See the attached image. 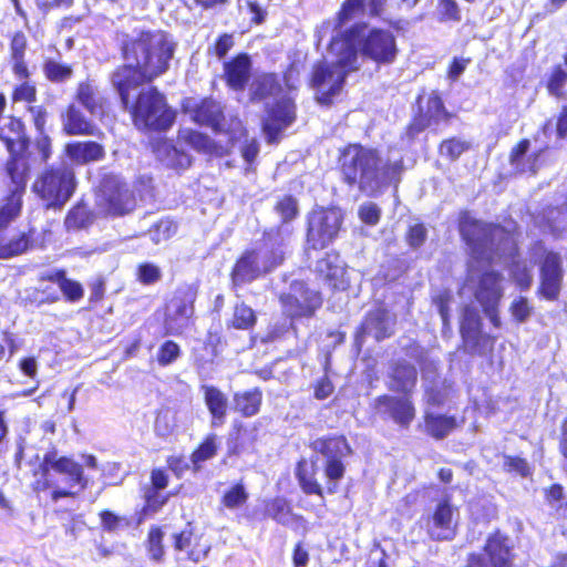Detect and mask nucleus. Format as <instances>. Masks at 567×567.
Listing matches in <instances>:
<instances>
[{
	"label": "nucleus",
	"instance_id": "obj_1",
	"mask_svg": "<svg viewBox=\"0 0 567 567\" xmlns=\"http://www.w3.org/2000/svg\"><path fill=\"white\" fill-rule=\"evenodd\" d=\"M117 50L123 63L110 73V84L133 126L142 133L169 131L177 111L152 84L168 72L176 43L165 30L140 28L122 32Z\"/></svg>",
	"mask_w": 567,
	"mask_h": 567
},
{
	"label": "nucleus",
	"instance_id": "obj_2",
	"mask_svg": "<svg viewBox=\"0 0 567 567\" xmlns=\"http://www.w3.org/2000/svg\"><path fill=\"white\" fill-rule=\"evenodd\" d=\"M284 248L279 226L264 229L257 245L244 249L233 264L229 271L231 289L237 290L280 267L286 259Z\"/></svg>",
	"mask_w": 567,
	"mask_h": 567
},
{
	"label": "nucleus",
	"instance_id": "obj_3",
	"mask_svg": "<svg viewBox=\"0 0 567 567\" xmlns=\"http://www.w3.org/2000/svg\"><path fill=\"white\" fill-rule=\"evenodd\" d=\"M329 51L336 56L334 63L316 61L311 68L308 85L316 91V101L330 105L344 84L354 60V27L334 35L329 43Z\"/></svg>",
	"mask_w": 567,
	"mask_h": 567
},
{
	"label": "nucleus",
	"instance_id": "obj_4",
	"mask_svg": "<svg viewBox=\"0 0 567 567\" xmlns=\"http://www.w3.org/2000/svg\"><path fill=\"white\" fill-rule=\"evenodd\" d=\"M0 142L8 152L3 171L32 172L33 165L49 162V141L44 136L31 138L21 116L9 114L0 122Z\"/></svg>",
	"mask_w": 567,
	"mask_h": 567
},
{
	"label": "nucleus",
	"instance_id": "obj_5",
	"mask_svg": "<svg viewBox=\"0 0 567 567\" xmlns=\"http://www.w3.org/2000/svg\"><path fill=\"white\" fill-rule=\"evenodd\" d=\"M53 473L64 475L69 487L78 486L83 491L87 486L82 464L71 456L59 455L58 450L52 447L44 453L38 468L33 471L34 481L31 483V489L39 494L52 488L51 499L54 502L75 496L69 488L56 486Z\"/></svg>",
	"mask_w": 567,
	"mask_h": 567
},
{
	"label": "nucleus",
	"instance_id": "obj_6",
	"mask_svg": "<svg viewBox=\"0 0 567 567\" xmlns=\"http://www.w3.org/2000/svg\"><path fill=\"white\" fill-rule=\"evenodd\" d=\"M78 177L71 164L47 165L34 177L31 190L47 210H62L78 189Z\"/></svg>",
	"mask_w": 567,
	"mask_h": 567
},
{
	"label": "nucleus",
	"instance_id": "obj_7",
	"mask_svg": "<svg viewBox=\"0 0 567 567\" xmlns=\"http://www.w3.org/2000/svg\"><path fill=\"white\" fill-rule=\"evenodd\" d=\"M457 230L461 240L472 255H482L494 244L495 238H499L502 241L511 243L509 255L512 258L519 256V246L511 230L498 223L475 218L467 209L458 213Z\"/></svg>",
	"mask_w": 567,
	"mask_h": 567
},
{
	"label": "nucleus",
	"instance_id": "obj_8",
	"mask_svg": "<svg viewBox=\"0 0 567 567\" xmlns=\"http://www.w3.org/2000/svg\"><path fill=\"white\" fill-rule=\"evenodd\" d=\"M456 113L447 110L442 93L439 90L422 91L414 101V112L404 131L410 140L439 124H450L456 118Z\"/></svg>",
	"mask_w": 567,
	"mask_h": 567
},
{
	"label": "nucleus",
	"instance_id": "obj_9",
	"mask_svg": "<svg viewBox=\"0 0 567 567\" xmlns=\"http://www.w3.org/2000/svg\"><path fill=\"white\" fill-rule=\"evenodd\" d=\"M198 288L194 284L177 286L164 303V336H182L194 323Z\"/></svg>",
	"mask_w": 567,
	"mask_h": 567
},
{
	"label": "nucleus",
	"instance_id": "obj_10",
	"mask_svg": "<svg viewBox=\"0 0 567 567\" xmlns=\"http://www.w3.org/2000/svg\"><path fill=\"white\" fill-rule=\"evenodd\" d=\"M97 198L100 209L107 217H124L137 208V197L134 189L120 175L114 173H106L101 176Z\"/></svg>",
	"mask_w": 567,
	"mask_h": 567
},
{
	"label": "nucleus",
	"instance_id": "obj_11",
	"mask_svg": "<svg viewBox=\"0 0 567 567\" xmlns=\"http://www.w3.org/2000/svg\"><path fill=\"white\" fill-rule=\"evenodd\" d=\"M357 167L360 169V188L399 183L404 169L403 159L382 161L377 150L357 143Z\"/></svg>",
	"mask_w": 567,
	"mask_h": 567
},
{
	"label": "nucleus",
	"instance_id": "obj_12",
	"mask_svg": "<svg viewBox=\"0 0 567 567\" xmlns=\"http://www.w3.org/2000/svg\"><path fill=\"white\" fill-rule=\"evenodd\" d=\"M343 213L333 206H316L307 214L306 243L309 249L327 248L339 235Z\"/></svg>",
	"mask_w": 567,
	"mask_h": 567
},
{
	"label": "nucleus",
	"instance_id": "obj_13",
	"mask_svg": "<svg viewBox=\"0 0 567 567\" xmlns=\"http://www.w3.org/2000/svg\"><path fill=\"white\" fill-rule=\"evenodd\" d=\"M533 248L542 251V258L538 264L539 284L536 295L547 301H557L560 297L565 278L563 256L558 251L547 249L540 239L533 243Z\"/></svg>",
	"mask_w": 567,
	"mask_h": 567
},
{
	"label": "nucleus",
	"instance_id": "obj_14",
	"mask_svg": "<svg viewBox=\"0 0 567 567\" xmlns=\"http://www.w3.org/2000/svg\"><path fill=\"white\" fill-rule=\"evenodd\" d=\"M284 315L290 320L311 318L322 306V297L319 291L310 289L301 280L291 282L289 291L279 296Z\"/></svg>",
	"mask_w": 567,
	"mask_h": 567
},
{
	"label": "nucleus",
	"instance_id": "obj_15",
	"mask_svg": "<svg viewBox=\"0 0 567 567\" xmlns=\"http://www.w3.org/2000/svg\"><path fill=\"white\" fill-rule=\"evenodd\" d=\"M357 51L378 65L392 64L398 56L394 34L382 28H372L367 34L359 37L357 24Z\"/></svg>",
	"mask_w": 567,
	"mask_h": 567
},
{
	"label": "nucleus",
	"instance_id": "obj_16",
	"mask_svg": "<svg viewBox=\"0 0 567 567\" xmlns=\"http://www.w3.org/2000/svg\"><path fill=\"white\" fill-rule=\"evenodd\" d=\"M458 329L468 353L477 355L493 353L496 337L482 332V319L474 307L465 306L463 308Z\"/></svg>",
	"mask_w": 567,
	"mask_h": 567
},
{
	"label": "nucleus",
	"instance_id": "obj_17",
	"mask_svg": "<svg viewBox=\"0 0 567 567\" xmlns=\"http://www.w3.org/2000/svg\"><path fill=\"white\" fill-rule=\"evenodd\" d=\"M9 179L6 195L0 200V227H8L22 213L23 196L31 172L3 171Z\"/></svg>",
	"mask_w": 567,
	"mask_h": 567
},
{
	"label": "nucleus",
	"instance_id": "obj_18",
	"mask_svg": "<svg viewBox=\"0 0 567 567\" xmlns=\"http://www.w3.org/2000/svg\"><path fill=\"white\" fill-rule=\"evenodd\" d=\"M480 553L485 556L491 567H517L515 543L508 534L499 528L487 535Z\"/></svg>",
	"mask_w": 567,
	"mask_h": 567
},
{
	"label": "nucleus",
	"instance_id": "obj_19",
	"mask_svg": "<svg viewBox=\"0 0 567 567\" xmlns=\"http://www.w3.org/2000/svg\"><path fill=\"white\" fill-rule=\"evenodd\" d=\"M296 104L290 97H281L266 110L262 132L268 143H276L284 130L296 121Z\"/></svg>",
	"mask_w": 567,
	"mask_h": 567
},
{
	"label": "nucleus",
	"instance_id": "obj_20",
	"mask_svg": "<svg viewBox=\"0 0 567 567\" xmlns=\"http://www.w3.org/2000/svg\"><path fill=\"white\" fill-rule=\"evenodd\" d=\"M182 107L195 124L210 127L215 133L223 132L226 118L224 107L213 96L202 97L192 105L183 104Z\"/></svg>",
	"mask_w": 567,
	"mask_h": 567
},
{
	"label": "nucleus",
	"instance_id": "obj_21",
	"mask_svg": "<svg viewBox=\"0 0 567 567\" xmlns=\"http://www.w3.org/2000/svg\"><path fill=\"white\" fill-rule=\"evenodd\" d=\"M529 147L530 141L525 137L520 138L509 151L508 163L517 175L528 174L535 176L543 165L542 156L546 147L528 154Z\"/></svg>",
	"mask_w": 567,
	"mask_h": 567
},
{
	"label": "nucleus",
	"instance_id": "obj_22",
	"mask_svg": "<svg viewBox=\"0 0 567 567\" xmlns=\"http://www.w3.org/2000/svg\"><path fill=\"white\" fill-rule=\"evenodd\" d=\"M454 508L449 497L441 499L429 518L430 537L436 542L452 540L456 535V524L453 522Z\"/></svg>",
	"mask_w": 567,
	"mask_h": 567
},
{
	"label": "nucleus",
	"instance_id": "obj_23",
	"mask_svg": "<svg viewBox=\"0 0 567 567\" xmlns=\"http://www.w3.org/2000/svg\"><path fill=\"white\" fill-rule=\"evenodd\" d=\"M62 131L66 136H97L99 126L75 103H69L60 114Z\"/></svg>",
	"mask_w": 567,
	"mask_h": 567
},
{
	"label": "nucleus",
	"instance_id": "obj_24",
	"mask_svg": "<svg viewBox=\"0 0 567 567\" xmlns=\"http://www.w3.org/2000/svg\"><path fill=\"white\" fill-rule=\"evenodd\" d=\"M251 69L250 55L239 52L223 63V79L230 90L244 91L249 82Z\"/></svg>",
	"mask_w": 567,
	"mask_h": 567
},
{
	"label": "nucleus",
	"instance_id": "obj_25",
	"mask_svg": "<svg viewBox=\"0 0 567 567\" xmlns=\"http://www.w3.org/2000/svg\"><path fill=\"white\" fill-rule=\"evenodd\" d=\"M394 318L385 308L370 310L357 329L359 337L370 336L375 340H384L393 334Z\"/></svg>",
	"mask_w": 567,
	"mask_h": 567
},
{
	"label": "nucleus",
	"instance_id": "obj_26",
	"mask_svg": "<svg viewBox=\"0 0 567 567\" xmlns=\"http://www.w3.org/2000/svg\"><path fill=\"white\" fill-rule=\"evenodd\" d=\"M177 141L189 146L197 153L209 156L224 157L230 153L226 146L214 141L207 133L194 128L178 130Z\"/></svg>",
	"mask_w": 567,
	"mask_h": 567
},
{
	"label": "nucleus",
	"instance_id": "obj_27",
	"mask_svg": "<svg viewBox=\"0 0 567 567\" xmlns=\"http://www.w3.org/2000/svg\"><path fill=\"white\" fill-rule=\"evenodd\" d=\"M318 279L331 289L346 288V270L337 254L328 252L316 264Z\"/></svg>",
	"mask_w": 567,
	"mask_h": 567
},
{
	"label": "nucleus",
	"instance_id": "obj_28",
	"mask_svg": "<svg viewBox=\"0 0 567 567\" xmlns=\"http://www.w3.org/2000/svg\"><path fill=\"white\" fill-rule=\"evenodd\" d=\"M7 228L0 227V260L19 257L33 248L34 229L19 231L17 235L8 237Z\"/></svg>",
	"mask_w": 567,
	"mask_h": 567
},
{
	"label": "nucleus",
	"instance_id": "obj_29",
	"mask_svg": "<svg viewBox=\"0 0 567 567\" xmlns=\"http://www.w3.org/2000/svg\"><path fill=\"white\" fill-rule=\"evenodd\" d=\"M204 403L210 415V426L221 427L226 423L229 411L227 395L217 386L204 384L200 386Z\"/></svg>",
	"mask_w": 567,
	"mask_h": 567
},
{
	"label": "nucleus",
	"instance_id": "obj_30",
	"mask_svg": "<svg viewBox=\"0 0 567 567\" xmlns=\"http://www.w3.org/2000/svg\"><path fill=\"white\" fill-rule=\"evenodd\" d=\"M417 383V371L415 367L406 361H396L391 365L389 372L388 389L392 392L409 395Z\"/></svg>",
	"mask_w": 567,
	"mask_h": 567
},
{
	"label": "nucleus",
	"instance_id": "obj_31",
	"mask_svg": "<svg viewBox=\"0 0 567 567\" xmlns=\"http://www.w3.org/2000/svg\"><path fill=\"white\" fill-rule=\"evenodd\" d=\"M64 153L69 159L78 165L100 162L105 158L104 146L95 141H75L66 143Z\"/></svg>",
	"mask_w": 567,
	"mask_h": 567
},
{
	"label": "nucleus",
	"instance_id": "obj_32",
	"mask_svg": "<svg viewBox=\"0 0 567 567\" xmlns=\"http://www.w3.org/2000/svg\"><path fill=\"white\" fill-rule=\"evenodd\" d=\"M40 282H52L58 285L63 298L69 303L79 302L84 296V289L81 282L68 277V272L63 268L43 272L39 276Z\"/></svg>",
	"mask_w": 567,
	"mask_h": 567
},
{
	"label": "nucleus",
	"instance_id": "obj_33",
	"mask_svg": "<svg viewBox=\"0 0 567 567\" xmlns=\"http://www.w3.org/2000/svg\"><path fill=\"white\" fill-rule=\"evenodd\" d=\"M96 218L89 203L80 198L66 212L63 227L66 233H80L92 227Z\"/></svg>",
	"mask_w": 567,
	"mask_h": 567
},
{
	"label": "nucleus",
	"instance_id": "obj_34",
	"mask_svg": "<svg viewBox=\"0 0 567 567\" xmlns=\"http://www.w3.org/2000/svg\"><path fill=\"white\" fill-rule=\"evenodd\" d=\"M460 426V422L454 415L443 413L424 412L422 431L435 441L446 439Z\"/></svg>",
	"mask_w": 567,
	"mask_h": 567
},
{
	"label": "nucleus",
	"instance_id": "obj_35",
	"mask_svg": "<svg viewBox=\"0 0 567 567\" xmlns=\"http://www.w3.org/2000/svg\"><path fill=\"white\" fill-rule=\"evenodd\" d=\"M502 279V274L494 269L484 270L480 275L474 292L480 305L502 300L504 295L503 287L501 285Z\"/></svg>",
	"mask_w": 567,
	"mask_h": 567
},
{
	"label": "nucleus",
	"instance_id": "obj_36",
	"mask_svg": "<svg viewBox=\"0 0 567 567\" xmlns=\"http://www.w3.org/2000/svg\"><path fill=\"white\" fill-rule=\"evenodd\" d=\"M28 49V38L22 30H18L10 35L9 50L12 62L11 70L18 80L30 79V71L25 61Z\"/></svg>",
	"mask_w": 567,
	"mask_h": 567
},
{
	"label": "nucleus",
	"instance_id": "obj_37",
	"mask_svg": "<svg viewBox=\"0 0 567 567\" xmlns=\"http://www.w3.org/2000/svg\"><path fill=\"white\" fill-rule=\"evenodd\" d=\"M284 93V86L279 74L275 72L260 73L251 83L249 100L251 102H261L270 97L279 96Z\"/></svg>",
	"mask_w": 567,
	"mask_h": 567
},
{
	"label": "nucleus",
	"instance_id": "obj_38",
	"mask_svg": "<svg viewBox=\"0 0 567 567\" xmlns=\"http://www.w3.org/2000/svg\"><path fill=\"white\" fill-rule=\"evenodd\" d=\"M262 401L264 393L259 386L238 391L233 394L234 411L245 419L259 414Z\"/></svg>",
	"mask_w": 567,
	"mask_h": 567
},
{
	"label": "nucleus",
	"instance_id": "obj_39",
	"mask_svg": "<svg viewBox=\"0 0 567 567\" xmlns=\"http://www.w3.org/2000/svg\"><path fill=\"white\" fill-rule=\"evenodd\" d=\"M378 402L390 409L391 417L402 427H408L415 417V408L413 402L403 396L380 395Z\"/></svg>",
	"mask_w": 567,
	"mask_h": 567
},
{
	"label": "nucleus",
	"instance_id": "obj_40",
	"mask_svg": "<svg viewBox=\"0 0 567 567\" xmlns=\"http://www.w3.org/2000/svg\"><path fill=\"white\" fill-rule=\"evenodd\" d=\"M317 461H308L300 458L296 463L295 476L299 483L301 491L307 495H317L322 497L323 489L317 480Z\"/></svg>",
	"mask_w": 567,
	"mask_h": 567
},
{
	"label": "nucleus",
	"instance_id": "obj_41",
	"mask_svg": "<svg viewBox=\"0 0 567 567\" xmlns=\"http://www.w3.org/2000/svg\"><path fill=\"white\" fill-rule=\"evenodd\" d=\"M221 344V332L218 329H208L202 348H194L192 351L195 364L199 368H204L213 363L214 359L218 355Z\"/></svg>",
	"mask_w": 567,
	"mask_h": 567
},
{
	"label": "nucleus",
	"instance_id": "obj_42",
	"mask_svg": "<svg viewBox=\"0 0 567 567\" xmlns=\"http://www.w3.org/2000/svg\"><path fill=\"white\" fill-rule=\"evenodd\" d=\"M218 450L219 445L217 435L215 433L206 434L189 455L192 472H200L204 463L214 458L218 454Z\"/></svg>",
	"mask_w": 567,
	"mask_h": 567
},
{
	"label": "nucleus",
	"instance_id": "obj_43",
	"mask_svg": "<svg viewBox=\"0 0 567 567\" xmlns=\"http://www.w3.org/2000/svg\"><path fill=\"white\" fill-rule=\"evenodd\" d=\"M274 212L279 217V227L281 228V240L284 241V234H290L285 226H288L300 216V208L298 199L291 194L280 196L274 204Z\"/></svg>",
	"mask_w": 567,
	"mask_h": 567
},
{
	"label": "nucleus",
	"instance_id": "obj_44",
	"mask_svg": "<svg viewBox=\"0 0 567 567\" xmlns=\"http://www.w3.org/2000/svg\"><path fill=\"white\" fill-rule=\"evenodd\" d=\"M310 449L322 455L327 461L344 457L348 451V444L342 436H323L313 440Z\"/></svg>",
	"mask_w": 567,
	"mask_h": 567
},
{
	"label": "nucleus",
	"instance_id": "obj_45",
	"mask_svg": "<svg viewBox=\"0 0 567 567\" xmlns=\"http://www.w3.org/2000/svg\"><path fill=\"white\" fill-rule=\"evenodd\" d=\"M265 517L271 518L279 524H287L290 518L302 519L300 515H295L290 502L284 496H276L265 501Z\"/></svg>",
	"mask_w": 567,
	"mask_h": 567
},
{
	"label": "nucleus",
	"instance_id": "obj_46",
	"mask_svg": "<svg viewBox=\"0 0 567 567\" xmlns=\"http://www.w3.org/2000/svg\"><path fill=\"white\" fill-rule=\"evenodd\" d=\"M257 323L255 310L245 302L236 303L233 307L231 317L226 321L228 330L251 331Z\"/></svg>",
	"mask_w": 567,
	"mask_h": 567
},
{
	"label": "nucleus",
	"instance_id": "obj_47",
	"mask_svg": "<svg viewBox=\"0 0 567 567\" xmlns=\"http://www.w3.org/2000/svg\"><path fill=\"white\" fill-rule=\"evenodd\" d=\"M165 533L159 525H152L144 540L145 550L151 561L161 564L165 558Z\"/></svg>",
	"mask_w": 567,
	"mask_h": 567
},
{
	"label": "nucleus",
	"instance_id": "obj_48",
	"mask_svg": "<svg viewBox=\"0 0 567 567\" xmlns=\"http://www.w3.org/2000/svg\"><path fill=\"white\" fill-rule=\"evenodd\" d=\"M75 100L90 114H95L103 110L102 100L99 97L95 86L89 80L82 81L78 84Z\"/></svg>",
	"mask_w": 567,
	"mask_h": 567
},
{
	"label": "nucleus",
	"instance_id": "obj_49",
	"mask_svg": "<svg viewBox=\"0 0 567 567\" xmlns=\"http://www.w3.org/2000/svg\"><path fill=\"white\" fill-rule=\"evenodd\" d=\"M249 493L243 480L233 483L220 496V505L229 511L238 509L248 503Z\"/></svg>",
	"mask_w": 567,
	"mask_h": 567
},
{
	"label": "nucleus",
	"instance_id": "obj_50",
	"mask_svg": "<svg viewBox=\"0 0 567 567\" xmlns=\"http://www.w3.org/2000/svg\"><path fill=\"white\" fill-rule=\"evenodd\" d=\"M567 84V71L561 64H555L545 83L547 93L557 100L567 99L565 86Z\"/></svg>",
	"mask_w": 567,
	"mask_h": 567
},
{
	"label": "nucleus",
	"instance_id": "obj_51",
	"mask_svg": "<svg viewBox=\"0 0 567 567\" xmlns=\"http://www.w3.org/2000/svg\"><path fill=\"white\" fill-rule=\"evenodd\" d=\"M28 113L31 115L33 127L37 132L35 136H44L49 141V161L53 156V141L47 133L49 112L44 105H28Z\"/></svg>",
	"mask_w": 567,
	"mask_h": 567
},
{
	"label": "nucleus",
	"instance_id": "obj_52",
	"mask_svg": "<svg viewBox=\"0 0 567 567\" xmlns=\"http://www.w3.org/2000/svg\"><path fill=\"white\" fill-rule=\"evenodd\" d=\"M472 147L468 141L458 138L456 136H451L444 138L440 142L437 146L439 154L444 158L455 162L457 161L464 153L470 151Z\"/></svg>",
	"mask_w": 567,
	"mask_h": 567
},
{
	"label": "nucleus",
	"instance_id": "obj_53",
	"mask_svg": "<svg viewBox=\"0 0 567 567\" xmlns=\"http://www.w3.org/2000/svg\"><path fill=\"white\" fill-rule=\"evenodd\" d=\"M163 146L168 165L174 169H187L193 163L192 156L177 148L171 141L163 138L158 142Z\"/></svg>",
	"mask_w": 567,
	"mask_h": 567
},
{
	"label": "nucleus",
	"instance_id": "obj_54",
	"mask_svg": "<svg viewBox=\"0 0 567 567\" xmlns=\"http://www.w3.org/2000/svg\"><path fill=\"white\" fill-rule=\"evenodd\" d=\"M44 78L51 83H62L73 75V69L70 64L60 63L53 59H45L42 64Z\"/></svg>",
	"mask_w": 567,
	"mask_h": 567
},
{
	"label": "nucleus",
	"instance_id": "obj_55",
	"mask_svg": "<svg viewBox=\"0 0 567 567\" xmlns=\"http://www.w3.org/2000/svg\"><path fill=\"white\" fill-rule=\"evenodd\" d=\"M135 279L142 286H155L163 279L162 268L153 261H142L135 267Z\"/></svg>",
	"mask_w": 567,
	"mask_h": 567
},
{
	"label": "nucleus",
	"instance_id": "obj_56",
	"mask_svg": "<svg viewBox=\"0 0 567 567\" xmlns=\"http://www.w3.org/2000/svg\"><path fill=\"white\" fill-rule=\"evenodd\" d=\"M181 357V346L176 341L167 339L162 342L157 349L156 362L159 367H168L175 363Z\"/></svg>",
	"mask_w": 567,
	"mask_h": 567
},
{
	"label": "nucleus",
	"instance_id": "obj_57",
	"mask_svg": "<svg viewBox=\"0 0 567 567\" xmlns=\"http://www.w3.org/2000/svg\"><path fill=\"white\" fill-rule=\"evenodd\" d=\"M172 494H161L159 491L148 488L144 495V504L141 509L143 516L158 513L168 502Z\"/></svg>",
	"mask_w": 567,
	"mask_h": 567
},
{
	"label": "nucleus",
	"instance_id": "obj_58",
	"mask_svg": "<svg viewBox=\"0 0 567 567\" xmlns=\"http://www.w3.org/2000/svg\"><path fill=\"white\" fill-rule=\"evenodd\" d=\"M99 518L102 530L109 534L116 533L130 525V520L125 516L106 508L99 512Z\"/></svg>",
	"mask_w": 567,
	"mask_h": 567
},
{
	"label": "nucleus",
	"instance_id": "obj_59",
	"mask_svg": "<svg viewBox=\"0 0 567 567\" xmlns=\"http://www.w3.org/2000/svg\"><path fill=\"white\" fill-rule=\"evenodd\" d=\"M235 47L234 33L223 32L207 48V54L217 60H224L228 52Z\"/></svg>",
	"mask_w": 567,
	"mask_h": 567
},
{
	"label": "nucleus",
	"instance_id": "obj_60",
	"mask_svg": "<svg viewBox=\"0 0 567 567\" xmlns=\"http://www.w3.org/2000/svg\"><path fill=\"white\" fill-rule=\"evenodd\" d=\"M338 168L348 184L354 183V147L349 144L344 146L338 157Z\"/></svg>",
	"mask_w": 567,
	"mask_h": 567
},
{
	"label": "nucleus",
	"instance_id": "obj_61",
	"mask_svg": "<svg viewBox=\"0 0 567 567\" xmlns=\"http://www.w3.org/2000/svg\"><path fill=\"white\" fill-rule=\"evenodd\" d=\"M509 275L513 282L520 291H526L532 287V271L523 261H513L511 265Z\"/></svg>",
	"mask_w": 567,
	"mask_h": 567
},
{
	"label": "nucleus",
	"instance_id": "obj_62",
	"mask_svg": "<svg viewBox=\"0 0 567 567\" xmlns=\"http://www.w3.org/2000/svg\"><path fill=\"white\" fill-rule=\"evenodd\" d=\"M177 224L168 218L159 219L150 228L152 241L159 244L171 239L177 233Z\"/></svg>",
	"mask_w": 567,
	"mask_h": 567
},
{
	"label": "nucleus",
	"instance_id": "obj_63",
	"mask_svg": "<svg viewBox=\"0 0 567 567\" xmlns=\"http://www.w3.org/2000/svg\"><path fill=\"white\" fill-rule=\"evenodd\" d=\"M38 90L34 83L30 82L29 79L21 80L11 92V101L13 103H27L31 105L37 101Z\"/></svg>",
	"mask_w": 567,
	"mask_h": 567
},
{
	"label": "nucleus",
	"instance_id": "obj_64",
	"mask_svg": "<svg viewBox=\"0 0 567 567\" xmlns=\"http://www.w3.org/2000/svg\"><path fill=\"white\" fill-rule=\"evenodd\" d=\"M452 300L453 296L449 289H443L432 297V302L437 308V311L442 319L443 328L447 329L451 326L450 305Z\"/></svg>",
	"mask_w": 567,
	"mask_h": 567
}]
</instances>
